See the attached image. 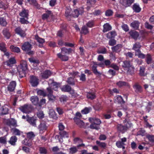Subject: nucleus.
I'll return each instance as SVG.
<instances>
[{
	"label": "nucleus",
	"mask_w": 154,
	"mask_h": 154,
	"mask_svg": "<svg viewBox=\"0 0 154 154\" xmlns=\"http://www.w3.org/2000/svg\"><path fill=\"white\" fill-rule=\"evenodd\" d=\"M7 124L10 127H16L17 126L16 121L13 119H11L8 120L7 122Z\"/></svg>",
	"instance_id": "14"
},
{
	"label": "nucleus",
	"mask_w": 154,
	"mask_h": 154,
	"mask_svg": "<svg viewBox=\"0 0 154 154\" xmlns=\"http://www.w3.org/2000/svg\"><path fill=\"white\" fill-rule=\"evenodd\" d=\"M29 141V142H28L26 139H25L22 141V143L25 145L30 146L32 145V144L30 143V141Z\"/></svg>",
	"instance_id": "58"
},
{
	"label": "nucleus",
	"mask_w": 154,
	"mask_h": 154,
	"mask_svg": "<svg viewBox=\"0 0 154 154\" xmlns=\"http://www.w3.org/2000/svg\"><path fill=\"white\" fill-rule=\"evenodd\" d=\"M73 119L75 123L80 127H83L84 125V123L79 119L77 117H74Z\"/></svg>",
	"instance_id": "16"
},
{
	"label": "nucleus",
	"mask_w": 154,
	"mask_h": 154,
	"mask_svg": "<svg viewBox=\"0 0 154 154\" xmlns=\"http://www.w3.org/2000/svg\"><path fill=\"white\" fill-rule=\"evenodd\" d=\"M16 32L21 37H23L26 36V34L25 31L23 30L19 27L15 29Z\"/></svg>",
	"instance_id": "11"
},
{
	"label": "nucleus",
	"mask_w": 154,
	"mask_h": 154,
	"mask_svg": "<svg viewBox=\"0 0 154 154\" xmlns=\"http://www.w3.org/2000/svg\"><path fill=\"white\" fill-rule=\"evenodd\" d=\"M141 45L139 43L137 42L134 45L133 49L136 51L139 50V49L141 47Z\"/></svg>",
	"instance_id": "39"
},
{
	"label": "nucleus",
	"mask_w": 154,
	"mask_h": 154,
	"mask_svg": "<svg viewBox=\"0 0 154 154\" xmlns=\"http://www.w3.org/2000/svg\"><path fill=\"white\" fill-rule=\"evenodd\" d=\"M36 118L33 117L28 118L27 119V121L30 124L34 127L36 126Z\"/></svg>",
	"instance_id": "13"
},
{
	"label": "nucleus",
	"mask_w": 154,
	"mask_h": 154,
	"mask_svg": "<svg viewBox=\"0 0 154 154\" xmlns=\"http://www.w3.org/2000/svg\"><path fill=\"white\" fill-rule=\"evenodd\" d=\"M71 87L68 85H65L61 88L62 91L64 92H69L71 89Z\"/></svg>",
	"instance_id": "32"
},
{
	"label": "nucleus",
	"mask_w": 154,
	"mask_h": 154,
	"mask_svg": "<svg viewBox=\"0 0 154 154\" xmlns=\"http://www.w3.org/2000/svg\"><path fill=\"white\" fill-rule=\"evenodd\" d=\"M81 33L86 34L88 33V28L85 26H84L82 27V29Z\"/></svg>",
	"instance_id": "53"
},
{
	"label": "nucleus",
	"mask_w": 154,
	"mask_h": 154,
	"mask_svg": "<svg viewBox=\"0 0 154 154\" xmlns=\"http://www.w3.org/2000/svg\"><path fill=\"white\" fill-rule=\"evenodd\" d=\"M136 55L138 56L139 58H143L145 57L144 55L141 53L140 50H138L136 52Z\"/></svg>",
	"instance_id": "51"
},
{
	"label": "nucleus",
	"mask_w": 154,
	"mask_h": 154,
	"mask_svg": "<svg viewBox=\"0 0 154 154\" xmlns=\"http://www.w3.org/2000/svg\"><path fill=\"white\" fill-rule=\"evenodd\" d=\"M134 88L135 90V91L137 92H140L142 91L141 87L138 85H136L134 86Z\"/></svg>",
	"instance_id": "46"
},
{
	"label": "nucleus",
	"mask_w": 154,
	"mask_h": 154,
	"mask_svg": "<svg viewBox=\"0 0 154 154\" xmlns=\"http://www.w3.org/2000/svg\"><path fill=\"white\" fill-rule=\"evenodd\" d=\"M11 131L14 134L17 135H20L22 133V132L16 128H12L11 129Z\"/></svg>",
	"instance_id": "36"
},
{
	"label": "nucleus",
	"mask_w": 154,
	"mask_h": 154,
	"mask_svg": "<svg viewBox=\"0 0 154 154\" xmlns=\"http://www.w3.org/2000/svg\"><path fill=\"white\" fill-rule=\"evenodd\" d=\"M29 60L31 63H33L34 65L36 66L39 63V61L38 60H35L33 58H29Z\"/></svg>",
	"instance_id": "45"
},
{
	"label": "nucleus",
	"mask_w": 154,
	"mask_h": 154,
	"mask_svg": "<svg viewBox=\"0 0 154 154\" xmlns=\"http://www.w3.org/2000/svg\"><path fill=\"white\" fill-rule=\"evenodd\" d=\"M50 117L54 118L55 116V112L53 109H50L49 113Z\"/></svg>",
	"instance_id": "55"
},
{
	"label": "nucleus",
	"mask_w": 154,
	"mask_h": 154,
	"mask_svg": "<svg viewBox=\"0 0 154 154\" xmlns=\"http://www.w3.org/2000/svg\"><path fill=\"white\" fill-rule=\"evenodd\" d=\"M130 35L134 39H137L139 36L138 33L135 31H131L129 32Z\"/></svg>",
	"instance_id": "28"
},
{
	"label": "nucleus",
	"mask_w": 154,
	"mask_h": 154,
	"mask_svg": "<svg viewBox=\"0 0 154 154\" xmlns=\"http://www.w3.org/2000/svg\"><path fill=\"white\" fill-rule=\"evenodd\" d=\"M84 12V8L82 7L75 9L73 12L72 15L74 17H78L79 15H81Z\"/></svg>",
	"instance_id": "6"
},
{
	"label": "nucleus",
	"mask_w": 154,
	"mask_h": 154,
	"mask_svg": "<svg viewBox=\"0 0 154 154\" xmlns=\"http://www.w3.org/2000/svg\"><path fill=\"white\" fill-rule=\"evenodd\" d=\"M133 9L134 11L137 13L139 12L141 10L139 5L137 3H135L133 6Z\"/></svg>",
	"instance_id": "24"
},
{
	"label": "nucleus",
	"mask_w": 154,
	"mask_h": 154,
	"mask_svg": "<svg viewBox=\"0 0 154 154\" xmlns=\"http://www.w3.org/2000/svg\"><path fill=\"white\" fill-rule=\"evenodd\" d=\"M146 138L148 140L152 143H154V135L148 134L146 135Z\"/></svg>",
	"instance_id": "42"
},
{
	"label": "nucleus",
	"mask_w": 154,
	"mask_h": 154,
	"mask_svg": "<svg viewBox=\"0 0 154 154\" xmlns=\"http://www.w3.org/2000/svg\"><path fill=\"white\" fill-rule=\"evenodd\" d=\"M48 85L49 86H50V87L48 88L47 89V95L52 94L53 91L52 89L55 91H57L58 87L59 86V84L54 82L52 79H50L49 80Z\"/></svg>",
	"instance_id": "2"
},
{
	"label": "nucleus",
	"mask_w": 154,
	"mask_h": 154,
	"mask_svg": "<svg viewBox=\"0 0 154 154\" xmlns=\"http://www.w3.org/2000/svg\"><path fill=\"white\" fill-rule=\"evenodd\" d=\"M39 151L41 154H46L47 153V150L44 147L40 148Z\"/></svg>",
	"instance_id": "60"
},
{
	"label": "nucleus",
	"mask_w": 154,
	"mask_h": 154,
	"mask_svg": "<svg viewBox=\"0 0 154 154\" xmlns=\"http://www.w3.org/2000/svg\"><path fill=\"white\" fill-rule=\"evenodd\" d=\"M96 2V0H87L86 9L87 10H90L91 7H93Z\"/></svg>",
	"instance_id": "18"
},
{
	"label": "nucleus",
	"mask_w": 154,
	"mask_h": 154,
	"mask_svg": "<svg viewBox=\"0 0 154 154\" xmlns=\"http://www.w3.org/2000/svg\"><path fill=\"white\" fill-rule=\"evenodd\" d=\"M134 68L132 66V65L130 67H129V68H128L127 69H125V70H126L127 71V72L128 74H132L134 72Z\"/></svg>",
	"instance_id": "44"
},
{
	"label": "nucleus",
	"mask_w": 154,
	"mask_h": 154,
	"mask_svg": "<svg viewBox=\"0 0 154 154\" xmlns=\"http://www.w3.org/2000/svg\"><path fill=\"white\" fill-rule=\"evenodd\" d=\"M51 71L47 70L42 73V76L44 79H47L51 75Z\"/></svg>",
	"instance_id": "23"
},
{
	"label": "nucleus",
	"mask_w": 154,
	"mask_h": 154,
	"mask_svg": "<svg viewBox=\"0 0 154 154\" xmlns=\"http://www.w3.org/2000/svg\"><path fill=\"white\" fill-rule=\"evenodd\" d=\"M91 125L90 126V127L92 129H99V127L98 126V125L94 123H91Z\"/></svg>",
	"instance_id": "61"
},
{
	"label": "nucleus",
	"mask_w": 154,
	"mask_h": 154,
	"mask_svg": "<svg viewBox=\"0 0 154 154\" xmlns=\"http://www.w3.org/2000/svg\"><path fill=\"white\" fill-rule=\"evenodd\" d=\"M122 45L121 44H118L112 48V51L116 52H119L122 50Z\"/></svg>",
	"instance_id": "19"
},
{
	"label": "nucleus",
	"mask_w": 154,
	"mask_h": 154,
	"mask_svg": "<svg viewBox=\"0 0 154 154\" xmlns=\"http://www.w3.org/2000/svg\"><path fill=\"white\" fill-rule=\"evenodd\" d=\"M96 144L99 146L103 148H105L106 146V145L105 143L100 142L98 140H97L96 141Z\"/></svg>",
	"instance_id": "49"
},
{
	"label": "nucleus",
	"mask_w": 154,
	"mask_h": 154,
	"mask_svg": "<svg viewBox=\"0 0 154 154\" xmlns=\"http://www.w3.org/2000/svg\"><path fill=\"white\" fill-rule=\"evenodd\" d=\"M117 85L119 87H121L128 85L126 82L122 81H119L117 83Z\"/></svg>",
	"instance_id": "57"
},
{
	"label": "nucleus",
	"mask_w": 154,
	"mask_h": 154,
	"mask_svg": "<svg viewBox=\"0 0 154 154\" xmlns=\"http://www.w3.org/2000/svg\"><path fill=\"white\" fill-rule=\"evenodd\" d=\"M21 17H24L27 18L28 17V11L27 10H24L19 14Z\"/></svg>",
	"instance_id": "33"
},
{
	"label": "nucleus",
	"mask_w": 154,
	"mask_h": 154,
	"mask_svg": "<svg viewBox=\"0 0 154 154\" xmlns=\"http://www.w3.org/2000/svg\"><path fill=\"white\" fill-rule=\"evenodd\" d=\"M27 137L29 139H31L33 138L35 136V135L33 132H30L27 133L26 134Z\"/></svg>",
	"instance_id": "54"
},
{
	"label": "nucleus",
	"mask_w": 154,
	"mask_h": 154,
	"mask_svg": "<svg viewBox=\"0 0 154 154\" xmlns=\"http://www.w3.org/2000/svg\"><path fill=\"white\" fill-rule=\"evenodd\" d=\"M132 65L129 61H125L123 62L122 66L125 70V69H127L128 68H129Z\"/></svg>",
	"instance_id": "30"
},
{
	"label": "nucleus",
	"mask_w": 154,
	"mask_h": 154,
	"mask_svg": "<svg viewBox=\"0 0 154 154\" xmlns=\"http://www.w3.org/2000/svg\"><path fill=\"white\" fill-rule=\"evenodd\" d=\"M52 15V13L51 11L47 10L42 15V18L44 20L47 19L48 18L51 17Z\"/></svg>",
	"instance_id": "17"
},
{
	"label": "nucleus",
	"mask_w": 154,
	"mask_h": 154,
	"mask_svg": "<svg viewBox=\"0 0 154 154\" xmlns=\"http://www.w3.org/2000/svg\"><path fill=\"white\" fill-rule=\"evenodd\" d=\"M116 35V33L115 31H112L109 32L106 34V37L107 38H114Z\"/></svg>",
	"instance_id": "34"
},
{
	"label": "nucleus",
	"mask_w": 154,
	"mask_h": 154,
	"mask_svg": "<svg viewBox=\"0 0 154 154\" xmlns=\"http://www.w3.org/2000/svg\"><path fill=\"white\" fill-rule=\"evenodd\" d=\"M0 50L3 52H5L7 49L5 47V44L3 42L0 43Z\"/></svg>",
	"instance_id": "47"
},
{
	"label": "nucleus",
	"mask_w": 154,
	"mask_h": 154,
	"mask_svg": "<svg viewBox=\"0 0 154 154\" xmlns=\"http://www.w3.org/2000/svg\"><path fill=\"white\" fill-rule=\"evenodd\" d=\"M16 85V83L15 81H12L11 82L8 86V90L10 92L14 91Z\"/></svg>",
	"instance_id": "12"
},
{
	"label": "nucleus",
	"mask_w": 154,
	"mask_h": 154,
	"mask_svg": "<svg viewBox=\"0 0 154 154\" xmlns=\"http://www.w3.org/2000/svg\"><path fill=\"white\" fill-rule=\"evenodd\" d=\"M37 116L40 119H42L44 117V114L42 111H39L37 113Z\"/></svg>",
	"instance_id": "43"
},
{
	"label": "nucleus",
	"mask_w": 154,
	"mask_h": 154,
	"mask_svg": "<svg viewBox=\"0 0 154 154\" xmlns=\"http://www.w3.org/2000/svg\"><path fill=\"white\" fill-rule=\"evenodd\" d=\"M30 83L33 87L36 86L38 84V79L35 76L33 75L30 76Z\"/></svg>",
	"instance_id": "7"
},
{
	"label": "nucleus",
	"mask_w": 154,
	"mask_h": 154,
	"mask_svg": "<svg viewBox=\"0 0 154 154\" xmlns=\"http://www.w3.org/2000/svg\"><path fill=\"white\" fill-rule=\"evenodd\" d=\"M146 60L148 64L152 62V58L150 55L147 54L146 56Z\"/></svg>",
	"instance_id": "50"
},
{
	"label": "nucleus",
	"mask_w": 154,
	"mask_h": 154,
	"mask_svg": "<svg viewBox=\"0 0 154 154\" xmlns=\"http://www.w3.org/2000/svg\"><path fill=\"white\" fill-rule=\"evenodd\" d=\"M103 32H106L111 30L112 29L111 26L108 23L104 24L103 26Z\"/></svg>",
	"instance_id": "31"
},
{
	"label": "nucleus",
	"mask_w": 154,
	"mask_h": 154,
	"mask_svg": "<svg viewBox=\"0 0 154 154\" xmlns=\"http://www.w3.org/2000/svg\"><path fill=\"white\" fill-rule=\"evenodd\" d=\"M30 100L34 105H37L38 102V98L36 96H32L30 98Z\"/></svg>",
	"instance_id": "27"
},
{
	"label": "nucleus",
	"mask_w": 154,
	"mask_h": 154,
	"mask_svg": "<svg viewBox=\"0 0 154 154\" xmlns=\"http://www.w3.org/2000/svg\"><path fill=\"white\" fill-rule=\"evenodd\" d=\"M116 146L119 148H122L123 149H124L125 148V147L124 146L125 144L123 142L120 141H117L116 143Z\"/></svg>",
	"instance_id": "40"
},
{
	"label": "nucleus",
	"mask_w": 154,
	"mask_h": 154,
	"mask_svg": "<svg viewBox=\"0 0 154 154\" xmlns=\"http://www.w3.org/2000/svg\"><path fill=\"white\" fill-rule=\"evenodd\" d=\"M140 23L137 21H134L131 23L130 25L131 27L135 29H137L139 27Z\"/></svg>",
	"instance_id": "25"
},
{
	"label": "nucleus",
	"mask_w": 154,
	"mask_h": 154,
	"mask_svg": "<svg viewBox=\"0 0 154 154\" xmlns=\"http://www.w3.org/2000/svg\"><path fill=\"white\" fill-rule=\"evenodd\" d=\"M2 33L4 37L7 39H8L10 38L11 34L8 29H4L3 30Z\"/></svg>",
	"instance_id": "22"
},
{
	"label": "nucleus",
	"mask_w": 154,
	"mask_h": 154,
	"mask_svg": "<svg viewBox=\"0 0 154 154\" xmlns=\"http://www.w3.org/2000/svg\"><path fill=\"white\" fill-rule=\"evenodd\" d=\"M63 54L59 53L57 54L58 57L60 58L61 60L64 61H66L68 60V57L66 55Z\"/></svg>",
	"instance_id": "20"
},
{
	"label": "nucleus",
	"mask_w": 154,
	"mask_h": 154,
	"mask_svg": "<svg viewBox=\"0 0 154 154\" xmlns=\"http://www.w3.org/2000/svg\"><path fill=\"white\" fill-rule=\"evenodd\" d=\"M79 73L78 72H73L70 73V75L72 76L69 78L67 81V82L69 84L71 85H74L75 84L74 82L73 77H78V74Z\"/></svg>",
	"instance_id": "5"
},
{
	"label": "nucleus",
	"mask_w": 154,
	"mask_h": 154,
	"mask_svg": "<svg viewBox=\"0 0 154 154\" xmlns=\"http://www.w3.org/2000/svg\"><path fill=\"white\" fill-rule=\"evenodd\" d=\"M17 140V137L15 136H12L9 141V143L12 145H15Z\"/></svg>",
	"instance_id": "29"
},
{
	"label": "nucleus",
	"mask_w": 154,
	"mask_h": 154,
	"mask_svg": "<svg viewBox=\"0 0 154 154\" xmlns=\"http://www.w3.org/2000/svg\"><path fill=\"white\" fill-rule=\"evenodd\" d=\"M94 21L93 20H91L89 21L87 23V26L91 28L94 26Z\"/></svg>",
	"instance_id": "59"
},
{
	"label": "nucleus",
	"mask_w": 154,
	"mask_h": 154,
	"mask_svg": "<svg viewBox=\"0 0 154 154\" xmlns=\"http://www.w3.org/2000/svg\"><path fill=\"white\" fill-rule=\"evenodd\" d=\"M35 38L39 43L43 44L45 42V40L44 39L39 37L37 35L35 36Z\"/></svg>",
	"instance_id": "41"
},
{
	"label": "nucleus",
	"mask_w": 154,
	"mask_h": 154,
	"mask_svg": "<svg viewBox=\"0 0 154 154\" xmlns=\"http://www.w3.org/2000/svg\"><path fill=\"white\" fill-rule=\"evenodd\" d=\"M16 62V61L14 58L13 57L10 58L9 60L5 62V64L8 66H11V65L14 64Z\"/></svg>",
	"instance_id": "26"
},
{
	"label": "nucleus",
	"mask_w": 154,
	"mask_h": 154,
	"mask_svg": "<svg viewBox=\"0 0 154 154\" xmlns=\"http://www.w3.org/2000/svg\"><path fill=\"white\" fill-rule=\"evenodd\" d=\"M87 96L88 98L92 100L95 98L96 96L94 93L88 92L87 94Z\"/></svg>",
	"instance_id": "38"
},
{
	"label": "nucleus",
	"mask_w": 154,
	"mask_h": 154,
	"mask_svg": "<svg viewBox=\"0 0 154 154\" xmlns=\"http://www.w3.org/2000/svg\"><path fill=\"white\" fill-rule=\"evenodd\" d=\"M97 65L101 66H102L100 64H97L96 63V62H94L92 67V70L93 73L95 75L99 76L101 74V73L100 72L98 71L97 69Z\"/></svg>",
	"instance_id": "9"
},
{
	"label": "nucleus",
	"mask_w": 154,
	"mask_h": 154,
	"mask_svg": "<svg viewBox=\"0 0 154 154\" xmlns=\"http://www.w3.org/2000/svg\"><path fill=\"white\" fill-rule=\"evenodd\" d=\"M10 48L11 51L14 52L19 53L20 51V49L18 47L13 45L11 46Z\"/></svg>",
	"instance_id": "37"
},
{
	"label": "nucleus",
	"mask_w": 154,
	"mask_h": 154,
	"mask_svg": "<svg viewBox=\"0 0 154 154\" xmlns=\"http://www.w3.org/2000/svg\"><path fill=\"white\" fill-rule=\"evenodd\" d=\"M91 109L90 108H86L82 110L81 112L83 114H86L89 113Z\"/></svg>",
	"instance_id": "62"
},
{
	"label": "nucleus",
	"mask_w": 154,
	"mask_h": 154,
	"mask_svg": "<svg viewBox=\"0 0 154 154\" xmlns=\"http://www.w3.org/2000/svg\"><path fill=\"white\" fill-rule=\"evenodd\" d=\"M27 70V65L26 61H22L20 63V66L17 68L18 71L19 76L22 78L25 76L26 72Z\"/></svg>",
	"instance_id": "1"
},
{
	"label": "nucleus",
	"mask_w": 154,
	"mask_h": 154,
	"mask_svg": "<svg viewBox=\"0 0 154 154\" xmlns=\"http://www.w3.org/2000/svg\"><path fill=\"white\" fill-rule=\"evenodd\" d=\"M0 24L3 26H5L7 25L5 19L3 17H0Z\"/></svg>",
	"instance_id": "48"
},
{
	"label": "nucleus",
	"mask_w": 154,
	"mask_h": 154,
	"mask_svg": "<svg viewBox=\"0 0 154 154\" xmlns=\"http://www.w3.org/2000/svg\"><path fill=\"white\" fill-rule=\"evenodd\" d=\"M28 17L27 18L24 17H20V21L22 24H27L28 23L27 21Z\"/></svg>",
	"instance_id": "52"
},
{
	"label": "nucleus",
	"mask_w": 154,
	"mask_h": 154,
	"mask_svg": "<svg viewBox=\"0 0 154 154\" xmlns=\"http://www.w3.org/2000/svg\"><path fill=\"white\" fill-rule=\"evenodd\" d=\"M38 128L40 133H42L44 132L47 128L46 122H42L38 126Z\"/></svg>",
	"instance_id": "8"
},
{
	"label": "nucleus",
	"mask_w": 154,
	"mask_h": 154,
	"mask_svg": "<svg viewBox=\"0 0 154 154\" xmlns=\"http://www.w3.org/2000/svg\"><path fill=\"white\" fill-rule=\"evenodd\" d=\"M7 140L5 137H0V143H1L5 144L6 143Z\"/></svg>",
	"instance_id": "64"
},
{
	"label": "nucleus",
	"mask_w": 154,
	"mask_h": 154,
	"mask_svg": "<svg viewBox=\"0 0 154 154\" xmlns=\"http://www.w3.org/2000/svg\"><path fill=\"white\" fill-rule=\"evenodd\" d=\"M8 106L5 105L0 108V115H5L8 113Z\"/></svg>",
	"instance_id": "10"
},
{
	"label": "nucleus",
	"mask_w": 154,
	"mask_h": 154,
	"mask_svg": "<svg viewBox=\"0 0 154 154\" xmlns=\"http://www.w3.org/2000/svg\"><path fill=\"white\" fill-rule=\"evenodd\" d=\"M89 120L91 122L95 123L98 125L100 124L101 122L100 119L96 118H90L89 119Z\"/></svg>",
	"instance_id": "21"
},
{
	"label": "nucleus",
	"mask_w": 154,
	"mask_h": 154,
	"mask_svg": "<svg viewBox=\"0 0 154 154\" xmlns=\"http://www.w3.org/2000/svg\"><path fill=\"white\" fill-rule=\"evenodd\" d=\"M134 0H121V3L124 6L127 7L130 6L134 2Z\"/></svg>",
	"instance_id": "15"
},
{
	"label": "nucleus",
	"mask_w": 154,
	"mask_h": 154,
	"mask_svg": "<svg viewBox=\"0 0 154 154\" xmlns=\"http://www.w3.org/2000/svg\"><path fill=\"white\" fill-rule=\"evenodd\" d=\"M38 94L39 95H42L43 96H45L47 95V94L44 91L42 90H39L37 91Z\"/></svg>",
	"instance_id": "56"
},
{
	"label": "nucleus",
	"mask_w": 154,
	"mask_h": 154,
	"mask_svg": "<svg viewBox=\"0 0 154 154\" xmlns=\"http://www.w3.org/2000/svg\"><path fill=\"white\" fill-rule=\"evenodd\" d=\"M24 113H29L32 110V106L30 105L26 104L19 108Z\"/></svg>",
	"instance_id": "4"
},
{
	"label": "nucleus",
	"mask_w": 154,
	"mask_h": 154,
	"mask_svg": "<svg viewBox=\"0 0 154 154\" xmlns=\"http://www.w3.org/2000/svg\"><path fill=\"white\" fill-rule=\"evenodd\" d=\"M32 48L31 45L28 42H25L22 47V50L27 52L29 55H32L34 54L33 51H30Z\"/></svg>",
	"instance_id": "3"
},
{
	"label": "nucleus",
	"mask_w": 154,
	"mask_h": 154,
	"mask_svg": "<svg viewBox=\"0 0 154 154\" xmlns=\"http://www.w3.org/2000/svg\"><path fill=\"white\" fill-rule=\"evenodd\" d=\"M113 12L110 10H107L105 12V15L107 16H111Z\"/></svg>",
	"instance_id": "63"
},
{
	"label": "nucleus",
	"mask_w": 154,
	"mask_h": 154,
	"mask_svg": "<svg viewBox=\"0 0 154 154\" xmlns=\"http://www.w3.org/2000/svg\"><path fill=\"white\" fill-rule=\"evenodd\" d=\"M61 53L69 54L72 51V50L71 48L67 49L65 48H63L61 49Z\"/></svg>",
	"instance_id": "35"
}]
</instances>
